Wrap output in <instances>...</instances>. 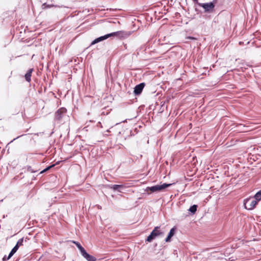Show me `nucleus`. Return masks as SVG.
Listing matches in <instances>:
<instances>
[{"instance_id":"1","label":"nucleus","mask_w":261,"mask_h":261,"mask_svg":"<svg viewBox=\"0 0 261 261\" xmlns=\"http://www.w3.org/2000/svg\"><path fill=\"white\" fill-rule=\"evenodd\" d=\"M173 184L164 183L162 185H157L150 187H147L146 191H150L151 192H159L164 190L165 189L170 187Z\"/></svg>"},{"instance_id":"2","label":"nucleus","mask_w":261,"mask_h":261,"mask_svg":"<svg viewBox=\"0 0 261 261\" xmlns=\"http://www.w3.org/2000/svg\"><path fill=\"white\" fill-rule=\"evenodd\" d=\"M163 232H162L160 230V227L156 226L155 227L153 230L151 231L150 235L148 236L146 241L148 242H151L153 240H154L156 237L159 236L160 235H163Z\"/></svg>"},{"instance_id":"3","label":"nucleus","mask_w":261,"mask_h":261,"mask_svg":"<svg viewBox=\"0 0 261 261\" xmlns=\"http://www.w3.org/2000/svg\"><path fill=\"white\" fill-rule=\"evenodd\" d=\"M257 203V202L254 198H250L244 200V204L245 208L251 210L255 207Z\"/></svg>"},{"instance_id":"4","label":"nucleus","mask_w":261,"mask_h":261,"mask_svg":"<svg viewBox=\"0 0 261 261\" xmlns=\"http://www.w3.org/2000/svg\"><path fill=\"white\" fill-rule=\"evenodd\" d=\"M196 4L198 5L199 6L203 8L205 12H212L215 7V4L213 2H210L206 3H201L198 2Z\"/></svg>"},{"instance_id":"5","label":"nucleus","mask_w":261,"mask_h":261,"mask_svg":"<svg viewBox=\"0 0 261 261\" xmlns=\"http://www.w3.org/2000/svg\"><path fill=\"white\" fill-rule=\"evenodd\" d=\"M66 112V109L64 108H61L59 109L55 114V119L57 120H61L64 114Z\"/></svg>"},{"instance_id":"6","label":"nucleus","mask_w":261,"mask_h":261,"mask_svg":"<svg viewBox=\"0 0 261 261\" xmlns=\"http://www.w3.org/2000/svg\"><path fill=\"white\" fill-rule=\"evenodd\" d=\"M145 84L144 83H140L136 85L134 88V92L135 95H139L141 93L143 88H144Z\"/></svg>"},{"instance_id":"7","label":"nucleus","mask_w":261,"mask_h":261,"mask_svg":"<svg viewBox=\"0 0 261 261\" xmlns=\"http://www.w3.org/2000/svg\"><path fill=\"white\" fill-rule=\"evenodd\" d=\"M110 35L111 37L116 36L119 38H123L127 36V33L124 31H117L110 33Z\"/></svg>"},{"instance_id":"8","label":"nucleus","mask_w":261,"mask_h":261,"mask_svg":"<svg viewBox=\"0 0 261 261\" xmlns=\"http://www.w3.org/2000/svg\"><path fill=\"white\" fill-rule=\"evenodd\" d=\"M81 255L88 261H96V258L89 254L85 250L81 253Z\"/></svg>"},{"instance_id":"9","label":"nucleus","mask_w":261,"mask_h":261,"mask_svg":"<svg viewBox=\"0 0 261 261\" xmlns=\"http://www.w3.org/2000/svg\"><path fill=\"white\" fill-rule=\"evenodd\" d=\"M110 37H111V35H110V34L105 35L103 36L99 37L95 39L94 41H93L91 44L92 45V44H96L99 42H100L104 40H106Z\"/></svg>"},{"instance_id":"10","label":"nucleus","mask_w":261,"mask_h":261,"mask_svg":"<svg viewBox=\"0 0 261 261\" xmlns=\"http://www.w3.org/2000/svg\"><path fill=\"white\" fill-rule=\"evenodd\" d=\"M176 228L175 227H173L171 228L169 231V233L166 238L165 241L167 242H170L171 238L174 236L175 234Z\"/></svg>"},{"instance_id":"11","label":"nucleus","mask_w":261,"mask_h":261,"mask_svg":"<svg viewBox=\"0 0 261 261\" xmlns=\"http://www.w3.org/2000/svg\"><path fill=\"white\" fill-rule=\"evenodd\" d=\"M111 188L115 191L121 192V190L123 188V186L121 185H114L111 187Z\"/></svg>"},{"instance_id":"12","label":"nucleus","mask_w":261,"mask_h":261,"mask_svg":"<svg viewBox=\"0 0 261 261\" xmlns=\"http://www.w3.org/2000/svg\"><path fill=\"white\" fill-rule=\"evenodd\" d=\"M33 70V68L30 69L25 75V79L26 81L28 82H30L31 81V77Z\"/></svg>"},{"instance_id":"13","label":"nucleus","mask_w":261,"mask_h":261,"mask_svg":"<svg viewBox=\"0 0 261 261\" xmlns=\"http://www.w3.org/2000/svg\"><path fill=\"white\" fill-rule=\"evenodd\" d=\"M18 248L17 247V246H15L14 248L11 250V252H10L9 255L8 256V258H10L13 254L17 251Z\"/></svg>"},{"instance_id":"14","label":"nucleus","mask_w":261,"mask_h":261,"mask_svg":"<svg viewBox=\"0 0 261 261\" xmlns=\"http://www.w3.org/2000/svg\"><path fill=\"white\" fill-rule=\"evenodd\" d=\"M73 243L75 244L76 247L78 248L80 251L81 254L85 250L79 242L73 241Z\"/></svg>"},{"instance_id":"15","label":"nucleus","mask_w":261,"mask_h":261,"mask_svg":"<svg viewBox=\"0 0 261 261\" xmlns=\"http://www.w3.org/2000/svg\"><path fill=\"white\" fill-rule=\"evenodd\" d=\"M24 241L25 242H27V240L25 239V240H24L23 238H21V239H19L17 241V244H16V246H17L18 248H19L21 246H23Z\"/></svg>"},{"instance_id":"16","label":"nucleus","mask_w":261,"mask_h":261,"mask_svg":"<svg viewBox=\"0 0 261 261\" xmlns=\"http://www.w3.org/2000/svg\"><path fill=\"white\" fill-rule=\"evenodd\" d=\"M254 198L256 200L257 202L261 199V190L256 193V194L254 195Z\"/></svg>"},{"instance_id":"17","label":"nucleus","mask_w":261,"mask_h":261,"mask_svg":"<svg viewBox=\"0 0 261 261\" xmlns=\"http://www.w3.org/2000/svg\"><path fill=\"white\" fill-rule=\"evenodd\" d=\"M197 205H193L190 207V208L189 209V211L191 213L194 214L197 210Z\"/></svg>"},{"instance_id":"18","label":"nucleus","mask_w":261,"mask_h":261,"mask_svg":"<svg viewBox=\"0 0 261 261\" xmlns=\"http://www.w3.org/2000/svg\"><path fill=\"white\" fill-rule=\"evenodd\" d=\"M55 165H51V166H50L49 167H48L47 168H45V169H44L43 170H42L40 173H44L45 172V171H47L48 170H49V169H50L51 167H54Z\"/></svg>"},{"instance_id":"19","label":"nucleus","mask_w":261,"mask_h":261,"mask_svg":"<svg viewBox=\"0 0 261 261\" xmlns=\"http://www.w3.org/2000/svg\"><path fill=\"white\" fill-rule=\"evenodd\" d=\"M27 170L31 173L35 172L36 171L34 170L31 166H29L27 168Z\"/></svg>"},{"instance_id":"20","label":"nucleus","mask_w":261,"mask_h":261,"mask_svg":"<svg viewBox=\"0 0 261 261\" xmlns=\"http://www.w3.org/2000/svg\"><path fill=\"white\" fill-rule=\"evenodd\" d=\"M10 258H8V256H5L4 257H3V260L4 261H6V260H9Z\"/></svg>"},{"instance_id":"21","label":"nucleus","mask_w":261,"mask_h":261,"mask_svg":"<svg viewBox=\"0 0 261 261\" xmlns=\"http://www.w3.org/2000/svg\"><path fill=\"white\" fill-rule=\"evenodd\" d=\"M193 1L196 4L198 3V0H193Z\"/></svg>"},{"instance_id":"22","label":"nucleus","mask_w":261,"mask_h":261,"mask_svg":"<svg viewBox=\"0 0 261 261\" xmlns=\"http://www.w3.org/2000/svg\"><path fill=\"white\" fill-rule=\"evenodd\" d=\"M217 0H214L213 2L216 3L217 2Z\"/></svg>"}]
</instances>
